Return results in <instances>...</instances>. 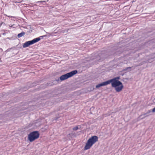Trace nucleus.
<instances>
[{
    "label": "nucleus",
    "mask_w": 155,
    "mask_h": 155,
    "mask_svg": "<svg viewBox=\"0 0 155 155\" xmlns=\"http://www.w3.org/2000/svg\"><path fill=\"white\" fill-rule=\"evenodd\" d=\"M78 129V126H76V127H74L73 128V130H75V131L77 130Z\"/></svg>",
    "instance_id": "obj_10"
},
{
    "label": "nucleus",
    "mask_w": 155,
    "mask_h": 155,
    "mask_svg": "<svg viewBox=\"0 0 155 155\" xmlns=\"http://www.w3.org/2000/svg\"><path fill=\"white\" fill-rule=\"evenodd\" d=\"M151 112H152V110H150L148 111L146 113L144 114L141 115L140 116V117L141 116H143V117H142V118H144L148 116H149V115L148 114L149 113H150Z\"/></svg>",
    "instance_id": "obj_7"
},
{
    "label": "nucleus",
    "mask_w": 155,
    "mask_h": 155,
    "mask_svg": "<svg viewBox=\"0 0 155 155\" xmlns=\"http://www.w3.org/2000/svg\"><path fill=\"white\" fill-rule=\"evenodd\" d=\"M152 112L153 113L155 112V107L152 110Z\"/></svg>",
    "instance_id": "obj_11"
},
{
    "label": "nucleus",
    "mask_w": 155,
    "mask_h": 155,
    "mask_svg": "<svg viewBox=\"0 0 155 155\" xmlns=\"http://www.w3.org/2000/svg\"><path fill=\"white\" fill-rule=\"evenodd\" d=\"M131 67H127V68H125L124 69V70L125 71H127L128 70V69H129V70L128 71H130V70H131Z\"/></svg>",
    "instance_id": "obj_9"
},
{
    "label": "nucleus",
    "mask_w": 155,
    "mask_h": 155,
    "mask_svg": "<svg viewBox=\"0 0 155 155\" xmlns=\"http://www.w3.org/2000/svg\"><path fill=\"white\" fill-rule=\"evenodd\" d=\"M46 35H43L39 37L35 38L33 40L26 42L23 45V47L25 48L29 46V45H32L39 41L41 38H42L43 37H45Z\"/></svg>",
    "instance_id": "obj_3"
},
{
    "label": "nucleus",
    "mask_w": 155,
    "mask_h": 155,
    "mask_svg": "<svg viewBox=\"0 0 155 155\" xmlns=\"http://www.w3.org/2000/svg\"><path fill=\"white\" fill-rule=\"evenodd\" d=\"M25 33L24 32H22L21 33L18 34V38H19L23 36L25 34Z\"/></svg>",
    "instance_id": "obj_8"
},
{
    "label": "nucleus",
    "mask_w": 155,
    "mask_h": 155,
    "mask_svg": "<svg viewBox=\"0 0 155 155\" xmlns=\"http://www.w3.org/2000/svg\"><path fill=\"white\" fill-rule=\"evenodd\" d=\"M111 83L112 86L115 88V90L117 92L120 91L123 87L122 83L118 80H116L115 79H112L108 80V84Z\"/></svg>",
    "instance_id": "obj_1"
},
{
    "label": "nucleus",
    "mask_w": 155,
    "mask_h": 155,
    "mask_svg": "<svg viewBox=\"0 0 155 155\" xmlns=\"http://www.w3.org/2000/svg\"><path fill=\"white\" fill-rule=\"evenodd\" d=\"M114 79H115L116 80H118L120 79V77H117L114 78Z\"/></svg>",
    "instance_id": "obj_12"
},
{
    "label": "nucleus",
    "mask_w": 155,
    "mask_h": 155,
    "mask_svg": "<svg viewBox=\"0 0 155 155\" xmlns=\"http://www.w3.org/2000/svg\"><path fill=\"white\" fill-rule=\"evenodd\" d=\"M98 140V137L96 136H94L90 138L86 143L84 147V150H87L91 148L93 145L96 143Z\"/></svg>",
    "instance_id": "obj_2"
},
{
    "label": "nucleus",
    "mask_w": 155,
    "mask_h": 155,
    "mask_svg": "<svg viewBox=\"0 0 155 155\" xmlns=\"http://www.w3.org/2000/svg\"><path fill=\"white\" fill-rule=\"evenodd\" d=\"M39 136V134L38 131L32 132L28 135V139L30 142H32L38 139Z\"/></svg>",
    "instance_id": "obj_4"
},
{
    "label": "nucleus",
    "mask_w": 155,
    "mask_h": 155,
    "mask_svg": "<svg viewBox=\"0 0 155 155\" xmlns=\"http://www.w3.org/2000/svg\"><path fill=\"white\" fill-rule=\"evenodd\" d=\"M78 73V71L77 70H74L69 73H67L66 74L63 75L60 77V79L61 81L64 80L68 78H70L73 75L75 74Z\"/></svg>",
    "instance_id": "obj_5"
},
{
    "label": "nucleus",
    "mask_w": 155,
    "mask_h": 155,
    "mask_svg": "<svg viewBox=\"0 0 155 155\" xmlns=\"http://www.w3.org/2000/svg\"><path fill=\"white\" fill-rule=\"evenodd\" d=\"M45 2V1H40L37 2H36V3H38L39 2Z\"/></svg>",
    "instance_id": "obj_13"
},
{
    "label": "nucleus",
    "mask_w": 155,
    "mask_h": 155,
    "mask_svg": "<svg viewBox=\"0 0 155 155\" xmlns=\"http://www.w3.org/2000/svg\"><path fill=\"white\" fill-rule=\"evenodd\" d=\"M108 84V80L106 81L102 82L96 85V88H98L101 87L106 86Z\"/></svg>",
    "instance_id": "obj_6"
},
{
    "label": "nucleus",
    "mask_w": 155,
    "mask_h": 155,
    "mask_svg": "<svg viewBox=\"0 0 155 155\" xmlns=\"http://www.w3.org/2000/svg\"><path fill=\"white\" fill-rule=\"evenodd\" d=\"M14 24H13V25H9V27H13V26H14Z\"/></svg>",
    "instance_id": "obj_14"
},
{
    "label": "nucleus",
    "mask_w": 155,
    "mask_h": 155,
    "mask_svg": "<svg viewBox=\"0 0 155 155\" xmlns=\"http://www.w3.org/2000/svg\"><path fill=\"white\" fill-rule=\"evenodd\" d=\"M8 17H13L10 16H8Z\"/></svg>",
    "instance_id": "obj_15"
}]
</instances>
